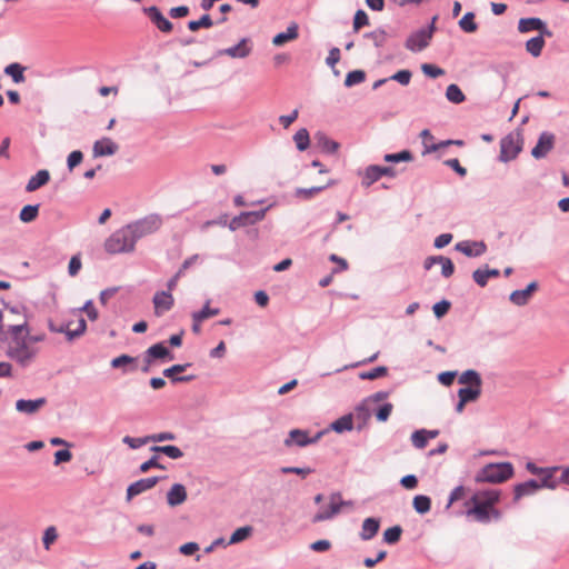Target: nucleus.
I'll return each mask as SVG.
<instances>
[{"instance_id": "nucleus-1", "label": "nucleus", "mask_w": 569, "mask_h": 569, "mask_svg": "<svg viewBox=\"0 0 569 569\" xmlns=\"http://www.w3.org/2000/svg\"><path fill=\"white\" fill-rule=\"evenodd\" d=\"M7 327L10 335L7 350L8 357L21 366L29 365L37 356L38 349L27 340L29 335L27 322L8 323Z\"/></svg>"}, {"instance_id": "nucleus-2", "label": "nucleus", "mask_w": 569, "mask_h": 569, "mask_svg": "<svg viewBox=\"0 0 569 569\" xmlns=\"http://www.w3.org/2000/svg\"><path fill=\"white\" fill-rule=\"evenodd\" d=\"M500 500H465L463 511L468 517L482 523H488L492 519L498 520L501 517V512L495 506Z\"/></svg>"}, {"instance_id": "nucleus-3", "label": "nucleus", "mask_w": 569, "mask_h": 569, "mask_svg": "<svg viewBox=\"0 0 569 569\" xmlns=\"http://www.w3.org/2000/svg\"><path fill=\"white\" fill-rule=\"evenodd\" d=\"M134 246L136 240L128 226L114 231L104 242L106 251L111 254L131 252Z\"/></svg>"}, {"instance_id": "nucleus-4", "label": "nucleus", "mask_w": 569, "mask_h": 569, "mask_svg": "<svg viewBox=\"0 0 569 569\" xmlns=\"http://www.w3.org/2000/svg\"><path fill=\"white\" fill-rule=\"evenodd\" d=\"M513 475V466L510 462L489 463L477 475L478 481L500 483L510 479Z\"/></svg>"}, {"instance_id": "nucleus-5", "label": "nucleus", "mask_w": 569, "mask_h": 569, "mask_svg": "<svg viewBox=\"0 0 569 569\" xmlns=\"http://www.w3.org/2000/svg\"><path fill=\"white\" fill-rule=\"evenodd\" d=\"M161 224L162 220L159 216L150 214L127 226L130 229V231H132V236L137 241L138 239L159 230Z\"/></svg>"}, {"instance_id": "nucleus-6", "label": "nucleus", "mask_w": 569, "mask_h": 569, "mask_svg": "<svg viewBox=\"0 0 569 569\" xmlns=\"http://www.w3.org/2000/svg\"><path fill=\"white\" fill-rule=\"evenodd\" d=\"M521 151V139L519 133H510L500 141V160L510 161Z\"/></svg>"}, {"instance_id": "nucleus-7", "label": "nucleus", "mask_w": 569, "mask_h": 569, "mask_svg": "<svg viewBox=\"0 0 569 569\" xmlns=\"http://www.w3.org/2000/svg\"><path fill=\"white\" fill-rule=\"evenodd\" d=\"M353 505V500H330V503L327 507H320L318 512H316L312 518V523H318L321 521L330 520L335 518L343 507H349Z\"/></svg>"}, {"instance_id": "nucleus-8", "label": "nucleus", "mask_w": 569, "mask_h": 569, "mask_svg": "<svg viewBox=\"0 0 569 569\" xmlns=\"http://www.w3.org/2000/svg\"><path fill=\"white\" fill-rule=\"evenodd\" d=\"M526 469L530 473L539 476L540 477L539 482H541L545 488H548V489L557 488L556 475L558 473V470H559L558 467L541 468V467L536 466V463L529 461L526 465Z\"/></svg>"}, {"instance_id": "nucleus-9", "label": "nucleus", "mask_w": 569, "mask_h": 569, "mask_svg": "<svg viewBox=\"0 0 569 569\" xmlns=\"http://www.w3.org/2000/svg\"><path fill=\"white\" fill-rule=\"evenodd\" d=\"M322 433L318 432L315 437H310L309 432L301 429H292L289 432L288 438L284 440L286 447H291L293 445L298 447H306L311 443H316L320 438Z\"/></svg>"}, {"instance_id": "nucleus-10", "label": "nucleus", "mask_w": 569, "mask_h": 569, "mask_svg": "<svg viewBox=\"0 0 569 569\" xmlns=\"http://www.w3.org/2000/svg\"><path fill=\"white\" fill-rule=\"evenodd\" d=\"M143 12L159 31L170 33L173 30V24L162 14L158 7L144 8Z\"/></svg>"}, {"instance_id": "nucleus-11", "label": "nucleus", "mask_w": 569, "mask_h": 569, "mask_svg": "<svg viewBox=\"0 0 569 569\" xmlns=\"http://www.w3.org/2000/svg\"><path fill=\"white\" fill-rule=\"evenodd\" d=\"M152 302L154 308V315L157 317H160L173 307L174 299L171 292L161 290L154 293Z\"/></svg>"}, {"instance_id": "nucleus-12", "label": "nucleus", "mask_w": 569, "mask_h": 569, "mask_svg": "<svg viewBox=\"0 0 569 569\" xmlns=\"http://www.w3.org/2000/svg\"><path fill=\"white\" fill-rule=\"evenodd\" d=\"M555 146V134L551 132H542L538 139L537 144L532 148L531 154L536 159H541L547 156Z\"/></svg>"}, {"instance_id": "nucleus-13", "label": "nucleus", "mask_w": 569, "mask_h": 569, "mask_svg": "<svg viewBox=\"0 0 569 569\" xmlns=\"http://www.w3.org/2000/svg\"><path fill=\"white\" fill-rule=\"evenodd\" d=\"M432 37L431 31L419 30L412 33L406 41V48L411 51H421L425 49Z\"/></svg>"}, {"instance_id": "nucleus-14", "label": "nucleus", "mask_w": 569, "mask_h": 569, "mask_svg": "<svg viewBox=\"0 0 569 569\" xmlns=\"http://www.w3.org/2000/svg\"><path fill=\"white\" fill-rule=\"evenodd\" d=\"M252 51V44L250 39L243 38L240 40V42L233 47L223 49L219 51L220 56H228L230 58H246L248 57Z\"/></svg>"}, {"instance_id": "nucleus-15", "label": "nucleus", "mask_w": 569, "mask_h": 569, "mask_svg": "<svg viewBox=\"0 0 569 569\" xmlns=\"http://www.w3.org/2000/svg\"><path fill=\"white\" fill-rule=\"evenodd\" d=\"M266 210H259V211H250V212H242L238 217H234L230 222V228L236 229L239 227L253 224L258 221H261L264 218Z\"/></svg>"}, {"instance_id": "nucleus-16", "label": "nucleus", "mask_w": 569, "mask_h": 569, "mask_svg": "<svg viewBox=\"0 0 569 569\" xmlns=\"http://www.w3.org/2000/svg\"><path fill=\"white\" fill-rule=\"evenodd\" d=\"M381 520L378 517H368L362 521L359 537L363 541L373 539L380 529Z\"/></svg>"}, {"instance_id": "nucleus-17", "label": "nucleus", "mask_w": 569, "mask_h": 569, "mask_svg": "<svg viewBox=\"0 0 569 569\" xmlns=\"http://www.w3.org/2000/svg\"><path fill=\"white\" fill-rule=\"evenodd\" d=\"M538 289V283L536 281L530 282L526 289L515 290L510 295V301L516 306H525L531 299L533 292Z\"/></svg>"}, {"instance_id": "nucleus-18", "label": "nucleus", "mask_w": 569, "mask_h": 569, "mask_svg": "<svg viewBox=\"0 0 569 569\" xmlns=\"http://www.w3.org/2000/svg\"><path fill=\"white\" fill-rule=\"evenodd\" d=\"M118 151V144L110 138H102L94 142L92 152L94 157L112 156Z\"/></svg>"}, {"instance_id": "nucleus-19", "label": "nucleus", "mask_w": 569, "mask_h": 569, "mask_svg": "<svg viewBox=\"0 0 569 569\" xmlns=\"http://www.w3.org/2000/svg\"><path fill=\"white\" fill-rule=\"evenodd\" d=\"M487 247L483 242L461 241L456 244V250L467 257H479L485 253Z\"/></svg>"}, {"instance_id": "nucleus-20", "label": "nucleus", "mask_w": 569, "mask_h": 569, "mask_svg": "<svg viewBox=\"0 0 569 569\" xmlns=\"http://www.w3.org/2000/svg\"><path fill=\"white\" fill-rule=\"evenodd\" d=\"M158 480H159V478H157V477H150V478L140 479V480L136 481L134 483L130 485L127 489L128 498H132L134 496L141 495L144 491H147L148 489H151L152 487L156 486Z\"/></svg>"}, {"instance_id": "nucleus-21", "label": "nucleus", "mask_w": 569, "mask_h": 569, "mask_svg": "<svg viewBox=\"0 0 569 569\" xmlns=\"http://www.w3.org/2000/svg\"><path fill=\"white\" fill-rule=\"evenodd\" d=\"M518 30L521 33H527L533 30L546 32L550 36V32L546 31L545 22L539 18H522L519 20Z\"/></svg>"}, {"instance_id": "nucleus-22", "label": "nucleus", "mask_w": 569, "mask_h": 569, "mask_svg": "<svg viewBox=\"0 0 569 569\" xmlns=\"http://www.w3.org/2000/svg\"><path fill=\"white\" fill-rule=\"evenodd\" d=\"M540 488H545L538 480H528L515 487L516 498L536 495Z\"/></svg>"}, {"instance_id": "nucleus-23", "label": "nucleus", "mask_w": 569, "mask_h": 569, "mask_svg": "<svg viewBox=\"0 0 569 569\" xmlns=\"http://www.w3.org/2000/svg\"><path fill=\"white\" fill-rule=\"evenodd\" d=\"M50 180V173L48 170L46 169H42V170H39L34 176H32L27 186H26V190L28 192H33L36 190H38L39 188L43 187L44 184H47Z\"/></svg>"}, {"instance_id": "nucleus-24", "label": "nucleus", "mask_w": 569, "mask_h": 569, "mask_svg": "<svg viewBox=\"0 0 569 569\" xmlns=\"http://www.w3.org/2000/svg\"><path fill=\"white\" fill-rule=\"evenodd\" d=\"M44 403H46L44 398H39L36 400L20 399L16 402V409L19 412H24V413L31 415V413L37 412Z\"/></svg>"}, {"instance_id": "nucleus-25", "label": "nucleus", "mask_w": 569, "mask_h": 569, "mask_svg": "<svg viewBox=\"0 0 569 569\" xmlns=\"http://www.w3.org/2000/svg\"><path fill=\"white\" fill-rule=\"evenodd\" d=\"M87 323L83 318L78 319L76 322L69 321L66 323V336L69 341L84 333Z\"/></svg>"}, {"instance_id": "nucleus-26", "label": "nucleus", "mask_w": 569, "mask_h": 569, "mask_svg": "<svg viewBox=\"0 0 569 569\" xmlns=\"http://www.w3.org/2000/svg\"><path fill=\"white\" fill-rule=\"evenodd\" d=\"M252 533H253L252 526L246 525V526L239 527L231 533L227 545L230 546V545H237V543L243 542L244 540L249 539L252 536Z\"/></svg>"}, {"instance_id": "nucleus-27", "label": "nucleus", "mask_w": 569, "mask_h": 569, "mask_svg": "<svg viewBox=\"0 0 569 569\" xmlns=\"http://www.w3.org/2000/svg\"><path fill=\"white\" fill-rule=\"evenodd\" d=\"M189 363L186 365H174L170 368H167L163 370V376L171 379L172 382H183V381H190L193 379L192 376H186V377H178L177 373L183 372L187 367H189Z\"/></svg>"}, {"instance_id": "nucleus-28", "label": "nucleus", "mask_w": 569, "mask_h": 569, "mask_svg": "<svg viewBox=\"0 0 569 569\" xmlns=\"http://www.w3.org/2000/svg\"><path fill=\"white\" fill-rule=\"evenodd\" d=\"M388 396H389V393L386 392V391H379V392L373 393L361 406L357 407L356 413L359 417H363L365 420L368 419L370 413H369V410L366 407L367 403L380 402V401L385 400L386 398H388Z\"/></svg>"}, {"instance_id": "nucleus-29", "label": "nucleus", "mask_w": 569, "mask_h": 569, "mask_svg": "<svg viewBox=\"0 0 569 569\" xmlns=\"http://www.w3.org/2000/svg\"><path fill=\"white\" fill-rule=\"evenodd\" d=\"M298 38V26L291 24L287 28L284 32H280L273 37L272 43L277 47L283 46L288 41L295 40Z\"/></svg>"}, {"instance_id": "nucleus-30", "label": "nucleus", "mask_w": 569, "mask_h": 569, "mask_svg": "<svg viewBox=\"0 0 569 569\" xmlns=\"http://www.w3.org/2000/svg\"><path fill=\"white\" fill-rule=\"evenodd\" d=\"M146 356L150 359H164L169 358L173 359V356L170 353L169 349L163 343H156L148 348L146 351Z\"/></svg>"}, {"instance_id": "nucleus-31", "label": "nucleus", "mask_w": 569, "mask_h": 569, "mask_svg": "<svg viewBox=\"0 0 569 569\" xmlns=\"http://www.w3.org/2000/svg\"><path fill=\"white\" fill-rule=\"evenodd\" d=\"M403 529L400 525L387 528L382 535V541L387 545H396L400 541Z\"/></svg>"}, {"instance_id": "nucleus-32", "label": "nucleus", "mask_w": 569, "mask_h": 569, "mask_svg": "<svg viewBox=\"0 0 569 569\" xmlns=\"http://www.w3.org/2000/svg\"><path fill=\"white\" fill-rule=\"evenodd\" d=\"M499 276L498 269H477L473 271V280L480 286L485 287L489 280V278H496Z\"/></svg>"}, {"instance_id": "nucleus-33", "label": "nucleus", "mask_w": 569, "mask_h": 569, "mask_svg": "<svg viewBox=\"0 0 569 569\" xmlns=\"http://www.w3.org/2000/svg\"><path fill=\"white\" fill-rule=\"evenodd\" d=\"M481 395V386L465 387L459 389L458 397L462 399V403L476 401Z\"/></svg>"}, {"instance_id": "nucleus-34", "label": "nucleus", "mask_w": 569, "mask_h": 569, "mask_svg": "<svg viewBox=\"0 0 569 569\" xmlns=\"http://www.w3.org/2000/svg\"><path fill=\"white\" fill-rule=\"evenodd\" d=\"M333 181H329L327 184L318 186V187H311V188H298L296 190V196L298 198H301L303 200H309L320 193L322 190H325L327 187L332 186Z\"/></svg>"}, {"instance_id": "nucleus-35", "label": "nucleus", "mask_w": 569, "mask_h": 569, "mask_svg": "<svg viewBox=\"0 0 569 569\" xmlns=\"http://www.w3.org/2000/svg\"><path fill=\"white\" fill-rule=\"evenodd\" d=\"M381 178L380 166H369L362 176V186L370 187Z\"/></svg>"}, {"instance_id": "nucleus-36", "label": "nucleus", "mask_w": 569, "mask_h": 569, "mask_svg": "<svg viewBox=\"0 0 569 569\" xmlns=\"http://www.w3.org/2000/svg\"><path fill=\"white\" fill-rule=\"evenodd\" d=\"M352 428V415H345L331 423V429L338 433L350 431Z\"/></svg>"}, {"instance_id": "nucleus-37", "label": "nucleus", "mask_w": 569, "mask_h": 569, "mask_svg": "<svg viewBox=\"0 0 569 569\" xmlns=\"http://www.w3.org/2000/svg\"><path fill=\"white\" fill-rule=\"evenodd\" d=\"M545 47V39L542 36H538L529 39L526 42V50L533 57H539Z\"/></svg>"}, {"instance_id": "nucleus-38", "label": "nucleus", "mask_w": 569, "mask_h": 569, "mask_svg": "<svg viewBox=\"0 0 569 569\" xmlns=\"http://www.w3.org/2000/svg\"><path fill=\"white\" fill-rule=\"evenodd\" d=\"M39 214V204H27L24 206L20 213H19V219L24 222V223H29V222H32L37 219Z\"/></svg>"}, {"instance_id": "nucleus-39", "label": "nucleus", "mask_w": 569, "mask_h": 569, "mask_svg": "<svg viewBox=\"0 0 569 569\" xmlns=\"http://www.w3.org/2000/svg\"><path fill=\"white\" fill-rule=\"evenodd\" d=\"M459 383L469 385V387L481 386L482 380L480 375L475 370H467L459 377Z\"/></svg>"}, {"instance_id": "nucleus-40", "label": "nucleus", "mask_w": 569, "mask_h": 569, "mask_svg": "<svg viewBox=\"0 0 569 569\" xmlns=\"http://www.w3.org/2000/svg\"><path fill=\"white\" fill-rule=\"evenodd\" d=\"M446 98L456 104L462 103L466 100L465 93L461 91V89L455 84L451 83L447 87L446 90Z\"/></svg>"}, {"instance_id": "nucleus-41", "label": "nucleus", "mask_w": 569, "mask_h": 569, "mask_svg": "<svg viewBox=\"0 0 569 569\" xmlns=\"http://www.w3.org/2000/svg\"><path fill=\"white\" fill-rule=\"evenodd\" d=\"M23 71L24 67L17 62L7 66L4 69L6 74L10 76L16 83L24 81Z\"/></svg>"}, {"instance_id": "nucleus-42", "label": "nucleus", "mask_w": 569, "mask_h": 569, "mask_svg": "<svg viewBox=\"0 0 569 569\" xmlns=\"http://www.w3.org/2000/svg\"><path fill=\"white\" fill-rule=\"evenodd\" d=\"M459 27L468 33L476 32L478 29V24L475 21V13L467 12L459 21Z\"/></svg>"}, {"instance_id": "nucleus-43", "label": "nucleus", "mask_w": 569, "mask_h": 569, "mask_svg": "<svg viewBox=\"0 0 569 569\" xmlns=\"http://www.w3.org/2000/svg\"><path fill=\"white\" fill-rule=\"evenodd\" d=\"M293 140L296 142L298 150L305 151L309 147V143H310V137H309L308 130L305 128L299 129L295 133Z\"/></svg>"}, {"instance_id": "nucleus-44", "label": "nucleus", "mask_w": 569, "mask_h": 569, "mask_svg": "<svg viewBox=\"0 0 569 569\" xmlns=\"http://www.w3.org/2000/svg\"><path fill=\"white\" fill-rule=\"evenodd\" d=\"M156 452H161L168 456L171 459H179L183 456V452L180 450V448L176 446H154L151 448Z\"/></svg>"}, {"instance_id": "nucleus-45", "label": "nucleus", "mask_w": 569, "mask_h": 569, "mask_svg": "<svg viewBox=\"0 0 569 569\" xmlns=\"http://www.w3.org/2000/svg\"><path fill=\"white\" fill-rule=\"evenodd\" d=\"M213 21L209 14H203L199 20L188 22V29L192 32L198 31L200 28H211Z\"/></svg>"}, {"instance_id": "nucleus-46", "label": "nucleus", "mask_w": 569, "mask_h": 569, "mask_svg": "<svg viewBox=\"0 0 569 569\" xmlns=\"http://www.w3.org/2000/svg\"><path fill=\"white\" fill-rule=\"evenodd\" d=\"M366 80V73L362 70H353L347 73L345 79L346 87H352L359 84Z\"/></svg>"}, {"instance_id": "nucleus-47", "label": "nucleus", "mask_w": 569, "mask_h": 569, "mask_svg": "<svg viewBox=\"0 0 569 569\" xmlns=\"http://www.w3.org/2000/svg\"><path fill=\"white\" fill-rule=\"evenodd\" d=\"M317 139H318V143L320 144V147L322 148L323 151H327L329 153L337 152V150L339 148L338 142L330 140L328 137H326L322 133L317 134Z\"/></svg>"}, {"instance_id": "nucleus-48", "label": "nucleus", "mask_w": 569, "mask_h": 569, "mask_svg": "<svg viewBox=\"0 0 569 569\" xmlns=\"http://www.w3.org/2000/svg\"><path fill=\"white\" fill-rule=\"evenodd\" d=\"M428 437H427V430L426 429H420V430H416L412 435H411V441H412V445L417 448V449H423L427 443H428Z\"/></svg>"}, {"instance_id": "nucleus-49", "label": "nucleus", "mask_w": 569, "mask_h": 569, "mask_svg": "<svg viewBox=\"0 0 569 569\" xmlns=\"http://www.w3.org/2000/svg\"><path fill=\"white\" fill-rule=\"evenodd\" d=\"M388 372V369L386 367H377L369 371L361 372L359 377L363 380H375L381 377H385Z\"/></svg>"}, {"instance_id": "nucleus-50", "label": "nucleus", "mask_w": 569, "mask_h": 569, "mask_svg": "<svg viewBox=\"0 0 569 569\" xmlns=\"http://www.w3.org/2000/svg\"><path fill=\"white\" fill-rule=\"evenodd\" d=\"M385 161L387 162H400V161H411L412 154L408 150H403L398 153H388L385 156Z\"/></svg>"}, {"instance_id": "nucleus-51", "label": "nucleus", "mask_w": 569, "mask_h": 569, "mask_svg": "<svg viewBox=\"0 0 569 569\" xmlns=\"http://www.w3.org/2000/svg\"><path fill=\"white\" fill-rule=\"evenodd\" d=\"M58 532L57 529L53 526L48 527L42 536V543L46 549H49V547L57 540Z\"/></svg>"}, {"instance_id": "nucleus-52", "label": "nucleus", "mask_w": 569, "mask_h": 569, "mask_svg": "<svg viewBox=\"0 0 569 569\" xmlns=\"http://www.w3.org/2000/svg\"><path fill=\"white\" fill-rule=\"evenodd\" d=\"M369 24L368 14L363 10H358L353 18V31L358 32L362 27Z\"/></svg>"}, {"instance_id": "nucleus-53", "label": "nucleus", "mask_w": 569, "mask_h": 569, "mask_svg": "<svg viewBox=\"0 0 569 569\" xmlns=\"http://www.w3.org/2000/svg\"><path fill=\"white\" fill-rule=\"evenodd\" d=\"M421 71L427 76V77H430V78H438V77H441L445 74V70L435 66V64H431V63H423L421 66Z\"/></svg>"}, {"instance_id": "nucleus-54", "label": "nucleus", "mask_w": 569, "mask_h": 569, "mask_svg": "<svg viewBox=\"0 0 569 569\" xmlns=\"http://www.w3.org/2000/svg\"><path fill=\"white\" fill-rule=\"evenodd\" d=\"M219 313V309H210L208 305H206L199 312L193 315V321H203L210 317L217 316Z\"/></svg>"}, {"instance_id": "nucleus-55", "label": "nucleus", "mask_w": 569, "mask_h": 569, "mask_svg": "<svg viewBox=\"0 0 569 569\" xmlns=\"http://www.w3.org/2000/svg\"><path fill=\"white\" fill-rule=\"evenodd\" d=\"M134 361H136V358L130 357L128 355H121V356L112 359L111 367L112 368H124L129 365H133Z\"/></svg>"}, {"instance_id": "nucleus-56", "label": "nucleus", "mask_w": 569, "mask_h": 569, "mask_svg": "<svg viewBox=\"0 0 569 569\" xmlns=\"http://www.w3.org/2000/svg\"><path fill=\"white\" fill-rule=\"evenodd\" d=\"M365 37L372 41L376 47H380L386 41V33L382 30H375L372 32L366 33Z\"/></svg>"}, {"instance_id": "nucleus-57", "label": "nucleus", "mask_w": 569, "mask_h": 569, "mask_svg": "<svg viewBox=\"0 0 569 569\" xmlns=\"http://www.w3.org/2000/svg\"><path fill=\"white\" fill-rule=\"evenodd\" d=\"M439 263L441 264V273L446 278H449L450 276H452V273L455 271V266L449 258L439 256Z\"/></svg>"}, {"instance_id": "nucleus-58", "label": "nucleus", "mask_w": 569, "mask_h": 569, "mask_svg": "<svg viewBox=\"0 0 569 569\" xmlns=\"http://www.w3.org/2000/svg\"><path fill=\"white\" fill-rule=\"evenodd\" d=\"M83 154L79 150L72 151L67 159L68 169L72 171L78 164L81 163Z\"/></svg>"}, {"instance_id": "nucleus-59", "label": "nucleus", "mask_w": 569, "mask_h": 569, "mask_svg": "<svg viewBox=\"0 0 569 569\" xmlns=\"http://www.w3.org/2000/svg\"><path fill=\"white\" fill-rule=\"evenodd\" d=\"M166 498H187L186 487L181 483H174L168 491Z\"/></svg>"}, {"instance_id": "nucleus-60", "label": "nucleus", "mask_w": 569, "mask_h": 569, "mask_svg": "<svg viewBox=\"0 0 569 569\" xmlns=\"http://www.w3.org/2000/svg\"><path fill=\"white\" fill-rule=\"evenodd\" d=\"M392 410V403H385L382 407L378 409V411L376 412V417L379 421L385 422L389 419Z\"/></svg>"}, {"instance_id": "nucleus-61", "label": "nucleus", "mask_w": 569, "mask_h": 569, "mask_svg": "<svg viewBox=\"0 0 569 569\" xmlns=\"http://www.w3.org/2000/svg\"><path fill=\"white\" fill-rule=\"evenodd\" d=\"M390 79L399 82L402 86H407L411 80V72L409 70H400L391 76Z\"/></svg>"}, {"instance_id": "nucleus-62", "label": "nucleus", "mask_w": 569, "mask_h": 569, "mask_svg": "<svg viewBox=\"0 0 569 569\" xmlns=\"http://www.w3.org/2000/svg\"><path fill=\"white\" fill-rule=\"evenodd\" d=\"M450 309V302L442 300L433 305L432 310L437 318H442Z\"/></svg>"}, {"instance_id": "nucleus-63", "label": "nucleus", "mask_w": 569, "mask_h": 569, "mask_svg": "<svg viewBox=\"0 0 569 569\" xmlns=\"http://www.w3.org/2000/svg\"><path fill=\"white\" fill-rule=\"evenodd\" d=\"M199 550V543L189 541L179 547V552L183 556H193Z\"/></svg>"}, {"instance_id": "nucleus-64", "label": "nucleus", "mask_w": 569, "mask_h": 569, "mask_svg": "<svg viewBox=\"0 0 569 569\" xmlns=\"http://www.w3.org/2000/svg\"><path fill=\"white\" fill-rule=\"evenodd\" d=\"M432 500H412V506L416 512L425 515L431 509Z\"/></svg>"}]
</instances>
